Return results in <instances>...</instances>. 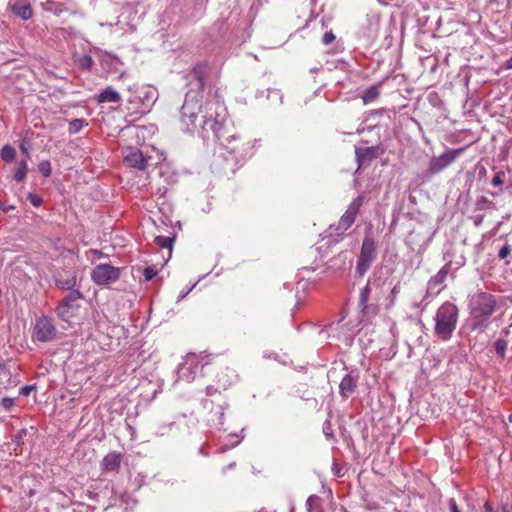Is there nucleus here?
<instances>
[{
	"mask_svg": "<svg viewBox=\"0 0 512 512\" xmlns=\"http://www.w3.org/2000/svg\"><path fill=\"white\" fill-rule=\"evenodd\" d=\"M219 107L221 106L215 101H208L205 105L198 104L188 93L180 110L181 123L185 131L193 133L197 129L196 121L201 116L202 124L199 130L201 135L206 137L209 132H212L223 147L222 151L215 156L212 166L216 172L229 175L238 169L240 162L246 156L247 149L235 134L230 133L223 120L218 119V113L215 117L213 116L212 110L216 111Z\"/></svg>",
	"mask_w": 512,
	"mask_h": 512,
	"instance_id": "obj_1",
	"label": "nucleus"
},
{
	"mask_svg": "<svg viewBox=\"0 0 512 512\" xmlns=\"http://www.w3.org/2000/svg\"><path fill=\"white\" fill-rule=\"evenodd\" d=\"M234 371L228 367H221L216 374V384L206 387V398L203 401L204 407L210 411L209 421L216 427L221 428L224 425V411L228 407L226 398L221 390L226 391L233 382Z\"/></svg>",
	"mask_w": 512,
	"mask_h": 512,
	"instance_id": "obj_2",
	"label": "nucleus"
},
{
	"mask_svg": "<svg viewBox=\"0 0 512 512\" xmlns=\"http://www.w3.org/2000/svg\"><path fill=\"white\" fill-rule=\"evenodd\" d=\"M470 327L472 330L484 331L489 327L490 317L496 307L495 297L487 292L474 294L469 302Z\"/></svg>",
	"mask_w": 512,
	"mask_h": 512,
	"instance_id": "obj_3",
	"label": "nucleus"
},
{
	"mask_svg": "<svg viewBox=\"0 0 512 512\" xmlns=\"http://www.w3.org/2000/svg\"><path fill=\"white\" fill-rule=\"evenodd\" d=\"M385 295L384 281L370 278L359 295V307L362 317L371 318L379 313L380 301Z\"/></svg>",
	"mask_w": 512,
	"mask_h": 512,
	"instance_id": "obj_4",
	"label": "nucleus"
},
{
	"mask_svg": "<svg viewBox=\"0 0 512 512\" xmlns=\"http://www.w3.org/2000/svg\"><path fill=\"white\" fill-rule=\"evenodd\" d=\"M458 312L457 306L451 302H445L437 309L434 333L442 341L451 339L457 326Z\"/></svg>",
	"mask_w": 512,
	"mask_h": 512,
	"instance_id": "obj_5",
	"label": "nucleus"
},
{
	"mask_svg": "<svg viewBox=\"0 0 512 512\" xmlns=\"http://www.w3.org/2000/svg\"><path fill=\"white\" fill-rule=\"evenodd\" d=\"M377 258V246L374 238L370 235H365L360 253L357 257L356 273L363 276L371 267Z\"/></svg>",
	"mask_w": 512,
	"mask_h": 512,
	"instance_id": "obj_6",
	"label": "nucleus"
},
{
	"mask_svg": "<svg viewBox=\"0 0 512 512\" xmlns=\"http://www.w3.org/2000/svg\"><path fill=\"white\" fill-rule=\"evenodd\" d=\"M364 196L359 195L348 206L347 210L341 216L336 225H331L330 230H334L337 236H342L355 222L356 217L364 203Z\"/></svg>",
	"mask_w": 512,
	"mask_h": 512,
	"instance_id": "obj_7",
	"label": "nucleus"
},
{
	"mask_svg": "<svg viewBox=\"0 0 512 512\" xmlns=\"http://www.w3.org/2000/svg\"><path fill=\"white\" fill-rule=\"evenodd\" d=\"M465 148L449 149L440 156H433L428 164L426 175L428 177L439 174L450 166L463 152Z\"/></svg>",
	"mask_w": 512,
	"mask_h": 512,
	"instance_id": "obj_8",
	"label": "nucleus"
},
{
	"mask_svg": "<svg viewBox=\"0 0 512 512\" xmlns=\"http://www.w3.org/2000/svg\"><path fill=\"white\" fill-rule=\"evenodd\" d=\"M33 340L47 343L57 338V328L53 320L47 316H41L36 319L33 328Z\"/></svg>",
	"mask_w": 512,
	"mask_h": 512,
	"instance_id": "obj_9",
	"label": "nucleus"
},
{
	"mask_svg": "<svg viewBox=\"0 0 512 512\" xmlns=\"http://www.w3.org/2000/svg\"><path fill=\"white\" fill-rule=\"evenodd\" d=\"M120 278V269L110 264H99L91 272L92 281L101 286L116 282Z\"/></svg>",
	"mask_w": 512,
	"mask_h": 512,
	"instance_id": "obj_10",
	"label": "nucleus"
},
{
	"mask_svg": "<svg viewBox=\"0 0 512 512\" xmlns=\"http://www.w3.org/2000/svg\"><path fill=\"white\" fill-rule=\"evenodd\" d=\"M83 298V294L79 290L70 291L58 304L56 308L57 315L66 320L72 315V312L79 307L77 301Z\"/></svg>",
	"mask_w": 512,
	"mask_h": 512,
	"instance_id": "obj_11",
	"label": "nucleus"
},
{
	"mask_svg": "<svg viewBox=\"0 0 512 512\" xmlns=\"http://www.w3.org/2000/svg\"><path fill=\"white\" fill-rule=\"evenodd\" d=\"M150 157H145L141 150L134 147H128L124 151V163L131 168L144 171L148 166Z\"/></svg>",
	"mask_w": 512,
	"mask_h": 512,
	"instance_id": "obj_12",
	"label": "nucleus"
},
{
	"mask_svg": "<svg viewBox=\"0 0 512 512\" xmlns=\"http://www.w3.org/2000/svg\"><path fill=\"white\" fill-rule=\"evenodd\" d=\"M385 152L381 145L370 147H358L355 149V156L359 167L370 164L374 159L380 157Z\"/></svg>",
	"mask_w": 512,
	"mask_h": 512,
	"instance_id": "obj_13",
	"label": "nucleus"
},
{
	"mask_svg": "<svg viewBox=\"0 0 512 512\" xmlns=\"http://www.w3.org/2000/svg\"><path fill=\"white\" fill-rule=\"evenodd\" d=\"M198 363L195 355L187 356L184 363L179 365L178 377L181 380L191 382L195 379Z\"/></svg>",
	"mask_w": 512,
	"mask_h": 512,
	"instance_id": "obj_14",
	"label": "nucleus"
},
{
	"mask_svg": "<svg viewBox=\"0 0 512 512\" xmlns=\"http://www.w3.org/2000/svg\"><path fill=\"white\" fill-rule=\"evenodd\" d=\"M359 381L358 373L346 374L339 384V394L343 399H348L357 389Z\"/></svg>",
	"mask_w": 512,
	"mask_h": 512,
	"instance_id": "obj_15",
	"label": "nucleus"
},
{
	"mask_svg": "<svg viewBox=\"0 0 512 512\" xmlns=\"http://www.w3.org/2000/svg\"><path fill=\"white\" fill-rule=\"evenodd\" d=\"M8 8L22 20H28L33 15L29 0H9Z\"/></svg>",
	"mask_w": 512,
	"mask_h": 512,
	"instance_id": "obj_16",
	"label": "nucleus"
},
{
	"mask_svg": "<svg viewBox=\"0 0 512 512\" xmlns=\"http://www.w3.org/2000/svg\"><path fill=\"white\" fill-rule=\"evenodd\" d=\"M451 268V263H446L438 272L436 275L430 278V280L427 283V290L430 293L438 294L442 287L441 285L445 282L449 271Z\"/></svg>",
	"mask_w": 512,
	"mask_h": 512,
	"instance_id": "obj_17",
	"label": "nucleus"
},
{
	"mask_svg": "<svg viewBox=\"0 0 512 512\" xmlns=\"http://www.w3.org/2000/svg\"><path fill=\"white\" fill-rule=\"evenodd\" d=\"M209 72V67L206 62L196 64L191 70V76L196 80L197 89L203 91L205 80Z\"/></svg>",
	"mask_w": 512,
	"mask_h": 512,
	"instance_id": "obj_18",
	"label": "nucleus"
},
{
	"mask_svg": "<svg viewBox=\"0 0 512 512\" xmlns=\"http://www.w3.org/2000/svg\"><path fill=\"white\" fill-rule=\"evenodd\" d=\"M122 455L119 452H110L102 460L104 472H117L120 468Z\"/></svg>",
	"mask_w": 512,
	"mask_h": 512,
	"instance_id": "obj_19",
	"label": "nucleus"
},
{
	"mask_svg": "<svg viewBox=\"0 0 512 512\" xmlns=\"http://www.w3.org/2000/svg\"><path fill=\"white\" fill-rule=\"evenodd\" d=\"M55 284L58 288L62 290H75L74 287L77 284V275L76 273H70L68 275H64L63 273H58L55 276Z\"/></svg>",
	"mask_w": 512,
	"mask_h": 512,
	"instance_id": "obj_20",
	"label": "nucleus"
},
{
	"mask_svg": "<svg viewBox=\"0 0 512 512\" xmlns=\"http://www.w3.org/2000/svg\"><path fill=\"white\" fill-rule=\"evenodd\" d=\"M501 334L503 337L498 338L494 342L493 347L497 357L503 360L506 357V351L508 348V341L505 339V337L510 334V331L508 329H503Z\"/></svg>",
	"mask_w": 512,
	"mask_h": 512,
	"instance_id": "obj_21",
	"label": "nucleus"
},
{
	"mask_svg": "<svg viewBox=\"0 0 512 512\" xmlns=\"http://www.w3.org/2000/svg\"><path fill=\"white\" fill-rule=\"evenodd\" d=\"M97 100L99 103H119L121 96L115 89L108 86L98 95Z\"/></svg>",
	"mask_w": 512,
	"mask_h": 512,
	"instance_id": "obj_22",
	"label": "nucleus"
},
{
	"mask_svg": "<svg viewBox=\"0 0 512 512\" xmlns=\"http://www.w3.org/2000/svg\"><path fill=\"white\" fill-rule=\"evenodd\" d=\"M505 179H506V172L505 171L499 170L498 172L495 173L494 177L491 180V184L494 187H499L500 189H499L498 192H491L492 196H498V195L503 193L504 190L502 188V185L504 184Z\"/></svg>",
	"mask_w": 512,
	"mask_h": 512,
	"instance_id": "obj_23",
	"label": "nucleus"
},
{
	"mask_svg": "<svg viewBox=\"0 0 512 512\" xmlns=\"http://www.w3.org/2000/svg\"><path fill=\"white\" fill-rule=\"evenodd\" d=\"M306 508L308 512H323L321 498L317 495L309 496L306 501Z\"/></svg>",
	"mask_w": 512,
	"mask_h": 512,
	"instance_id": "obj_24",
	"label": "nucleus"
},
{
	"mask_svg": "<svg viewBox=\"0 0 512 512\" xmlns=\"http://www.w3.org/2000/svg\"><path fill=\"white\" fill-rule=\"evenodd\" d=\"M27 162L25 160H22L18 163L17 168L14 171V179L17 182H23L26 179L27 176Z\"/></svg>",
	"mask_w": 512,
	"mask_h": 512,
	"instance_id": "obj_25",
	"label": "nucleus"
},
{
	"mask_svg": "<svg viewBox=\"0 0 512 512\" xmlns=\"http://www.w3.org/2000/svg\"><path fill=\"white\" fill-rule=\"evenodd\" d=\"M475 207L477 211H484L486 209H496L495 203L489 200L486 196L477 198Z\"/></svg>",
	"mask_w": 512,
	"mask_h": 512,
	"instance_id": "obj_26",
	"label": "nucleus"
},
{
	"mask_svg": "<svg viewBox=\"0 0 512 512\" xmlns=\"http://www.w3.org/2000/svg\"><path fill=\"white\" fill-rule=\"evenodd\" d=\"M380 91L377 86H370L362 95V100L365 104L370 103L378 98Z\"/></svg>",
	"mask_w": 512,
	"mask_h": 512,
	"instance_id": "obj_27",
	"label": "nucleus"
},
{
	"mask_svg": "<svg viewBox=\"0 0 512 512\" xmlns=\"http://www.w3.org/2000/svg\"><path fill=\"white\" fill-rule=\"evenodd\" d=\"M77 65L82 70L90 71L94 65V61L90 55H82L76 60Z\"/></svg>",
	"mask_w": 512,
	"mask_h": 512,
	"instance_id": "obj_28",
	"label": "nucleus"
},
{
	"mask_svg": "<svg viewBox=\"0 0 512 512\" xmlns=\"http://www.w3.org/2000/svg\"><path fill=\"white\" fill-rule=\"evenodd\" d=\"M16 151L10 145H5L0 152L1 159L5 162H12L15 158Z\"/></svg>",
	"mask_w": 512,
	"mask_h": 512,
	"instance_id": "obj_29",
	"label": "nucleus"
},
{
	"mask_svg": "<svg viewBox=\"0 0 512 512\" xmlns=\"http://www.w3.org/2000/svg\"><path fill=\"white\" fill-rule=\"evenodd\" d=\"M173 242H174V238L165 237V236H156L154 239V243L157 246H159L161 248L169 249L170 251L172 250Z\"/></svg>",
	"mask_w": 512,
	"mask_h": 512,
	"instance_id": "obj_30",
	"label": "nucleus"
},
{
	"mask_svg": "<svg viewBox=\"0 0 512 512\" xmlns=\"http://www.w3.org/2000/svg\"><path fill=\"white\" fill-rule=\"evenodd\" d=\"M88 125L86 120L84 119H73L69 122V128L68 131L70 134H76L78 133L83 126Z\"/></svg>",
	"mask_w": 512,
	"mask_h": 512,
	"instance_id": "obj_31",
	"label": "nucleus"
},
{
	"mask_svg": "<svg viewBox=\"0 0 512 512\" xmlns=\"http://www.w3.org/2000/svg\"><path fill=\"white\" fill-rule=\"evenodd\" d=\"M38 170L44 177H49L52 172L50 161H48V160L41 161L38 165Z\"/></svg>",
	"mask_w": 512,
	"mask_h": 512,
	"instance_id": "obj_32",
	"label": "nucleus"
},
{
	"mask_svg": "<svg viewBox=\"0 0 512 512\" xmlns=\"http://www.w3.org/2000/svg\"><path fill=\"white\" fill-rule=\"evenodd\" d=\"M323 433L328 439H334L332 423L328 419L323 423Z\"/></svg>",
	"mask_w": 512,
	"mask_h": 512,
	"instance_id": "obj_33",
	"label": "nucleus"
},
{
	"mask_svg": "<svg viewBox=\"0 0 512 512\" xmlns=\"http://www.w3.org/2000/svg\"><path fill=\"white\" fill-rule=\"evenodd\" d=\"M157 273H158V271L154 267H152V266L146 267L143 271V276H144L145 281L152 280L157 275Z\"/></svg>",
	"mask_w": 512,
	"mask_h": 512,
	"instance_id": "obj_34",
	"label": "nucleus"
},
{
	"mask_svg": "<svg viewBox=\"0 0 512 512\" xmlns=\"http://www.w3.org/2000/svg\"><path fill=\"white\" fill-rule=\"evenodd\" d=\"M335 38L336 37H335L334 33L332 32V30L326 31L322 37V43L324 45H329L335 40Z\"/></svg>",
	"mask_w": 512,
	"mask_h": 512,
	"instance_id": "obj_35",
	"label": "nucleus"
},
{
	"mask_svg": "<svg viewBox=\"0 0 512 512\" xmlns=\"http://www.w3.org/2000/svg\"><path fill=\"white\" fill-rule=\"evenodd\" d=\"M510 252H511V248L508 244H505L503 245L499 252H498V257L500 259H505L506 257H508L510 255Z\"/></svg>",
	"mask_w": 512,
	"mask_h": 512,
	"instance_id": "obj_36",
	"label": "nucleus"
},
{
	"mask_svg": "<svg viewBox=\"0 0 512 512\" xmlns=\"http://www.w3.org/2000/svg\"><path fill=\"white\" fill-rule=\"evenodd\" d=\"M35 389L33 385H25L20 389V394L23 396H29L31 391Z\"/></svg>",
	"mask_w": 512,
	"mask_h": 512,
	"instance_id": "obj_37",
	"label": "nucleus"
},
{
	"mask_svg": "<svg viewBox=\"0 0 512 512\" xmlns=\"http://www.w3.org/2000/svg\"><path fill=\"white\" fill-rule=\"evenodd\" d=\"M332 471H333L334 475L337 477L344 476V472H343L342 468L337 463H333Z\"/></svg>",
	"mask_w": 512,
	"mask_h": 512,
	"instance_id": "obj_38",
	"label": "nucleus"
},
{
	"mask_svg": "<svg viewBox=\"0 0 512 512\" xmlns=\"http://www.w3.org/2000/svg\"><path fill=\"white\" fill-rule=\"evenodd\" d=\"M1 405L4 409L10 410L13 406V399L11 398H3L1 401Z\"/></svg>",
	"mask_w": 512,
	"mask_h": 512,
	"instance_id": "obj_39",
	"label": "nucleus"
},
{
	"mask_svg": "<svg viewBox=\"0 0 512 512\" xmlns=\"http://www.w3.org/2000/svg\"><path fill=\"white\" fill-rule=\"evenodd\" d=\"M29 200H30L31 204L36 207L41 205V203H42L41 197L32 195V194L29 195Z\"/></svg>",
	"mask_w": 512,
	"mask_h": 512,
	"instance_id": "obj_40",
	"label": "nucleus"
},
{
	"mask_svg": "<svg viewBox=\"0 0 512 512\" xmlns=\"http://www.w3.org/2000/svg\"><path fill=\"white\" fill-rule=\"evenodd\" d=\"M483 220H484V215L478 214L473 217V223L476 227H479L483 223Z\"/></svg>",
	"mask_w": 512,
	"mask_h": 512,
	"instance_id": "obj_41",
	"label": "nucleus"
},
{
	"mask_svg": "<svg viewBox=\"0 0 512 512\" xmlns=\"http://www.w3.org/2000/svg\"><path fill=\"white\" fill-rule=\"evenodd\" d=\"M449 507H450L451 512H460V510L457 506V503L454 499L449 500Z\"/></svg>",
	"mask_w": 512,
	"mask_h": 512,
	"instance_id": "obj_42",
	"label": "nucleus"
},
{
	"mask_svg": "<svg viewBox=\"0 0 512 512\" xmlns=\"http://www.w3.org/2000/svg\"><path fill=\"white\" fill-rule=\"evenodd\" d=\"M91 253L93 254L94 258H96V259H100L104 256V253L102 251L96 250V249L91 250Z\"/></svg>",
	"mask_w": 512,
	"mask_h": 512,
	"instance_id": "obj_43",
	"label": "nucleus"
},
{
	"mask_svg": "<svg viewBox=\"0 0 512 512\" xmlns=\"http://www.w3.org/2000/svg\"><path fill=\"white\" fill-rule=\"evenodd\" d=\"M484 511H485V512H495V510H494L493 506H492V505H491V503H490V502H488V501H486V502L484 503Z\"/></svg>",
	"mask_w": 512,
	"mask_h": 512,
	"instance_id": "obj_44",
	"label": "nucleus"
},
{
	"mask_svg": "<svg viewBox=\"0 0 512 512\" xmlns=\"http://www.w3.org/2000/svg\"><path fill=\"white\" fill-rule=\"evenodd\" d=\"M503 67L508 70L512 69V57L504 63Z\"/></svg>",
	"mask_w": 512,
	"mask_h": 512,
	"instance_id": "obj_45",
	"label": "nucleus"
},
{
	"mask_svg": "<svg viewBox=\"0 0 512 512\" xmlns=\"http://www.w3.org/2000/svg\"><path fill=\"white\" fill-rule=\"evenodd\" d=\"M236 466L235 462L230 463L228 466L224 467L222 472L225 473L227 470L232 469Z\"/></svg>",
	"mask_w": 512,
	"mask_h": 512,
	"instance_id": "obj_46",
	"label": "nucleus"
},
{
	"mask_svg": "<svg viewBox=\"0 0 512 512\" xmlns=\"http://www.w3.org/2000/svg\"><path fill=\"white\" fill-rule=\"evenodd\" d=\"M486 168L485 167H480L479 168V176L482 177V176H485L486 175Z\"/></svg>",
	"mask_w": 512,
	"mask_h": 512,
	"instance_id": "obj_47",
	"label": "nucleus"
},
{
	"mask_svg": "<svg viewBox=\"0 0 512 512\" xmlns=\"http://www.w3.org/2000/svg\"><path fill=\"white\" fill-rule=\"evenodd\" d=\"M10 209H14V207H13V206L5 207V208H3V212H4V213H6V212H8Z\"/></svg>",
	"mask_w": 512,
	"mask_h": 512,
	"instance_id": "obj_48",
	"label": "nucleus"
},
{
	"mask_svg": "<svg viewBox=\"0 0 512 512\" xmlns=\"http://www.w3.org/2000/svg\"><path fill=\"white\" fill-rule=\"evenodd\" d=\"M22 151H23L24 153H26V154H27V156H29V154H28V150H26L25 148H23V147H22Z\"/></svg>",
	"mask_w": 512,
	"mask_h": 512,
	"instance_id": "obj_49",
	"label": "nucleus"
},
{
	"mask_svg": "<svg viewBox=\"0 0 512 512\" xmlns=\"http://www.w3.org/2000/svg\"><path fill=\"white\" fill-rule=\"evenodd\" d=\"M392 293L397 294L396 287L393 288Z\"/></svg>",
	"mask_w": 512,
	"mask_h": 512,
	"instance_id": "obj_50",
	"label": "nucleus"
},
{
	"mask_svg": "<svg viewBox=\"0 0 512 512\" xmlns=\"http://www.w3.org/2000/svg\"><path fill=\"white\" fill-rule=\"evenodd\" d=\"M392 293L397 294L396 287L393 288Z\"/></svg>",
	"mask_w": 512,
	"mask_h": 512,
	"instance_id": "obj_51",
	"label": "nucleus"
},
{
	"mask_svg": "<svg viewBox=\"0 0 512 512\" xmlns=\"http://www.w3.org/2000/svg\"><path fill=\"white\" fill-rule=\"evenodd\" d=\"M208 363H209L208 361L204 362V363L202 364V368H203L204 366L208 365Z\"/></svg>",
	"mask_w": 512,
	"mask_h": 512,
	"instance_id": "obj_52",
	"label": "nucleus"
}]
</instances>
